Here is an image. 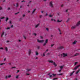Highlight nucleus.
Here are the masks:
<instances>
[{"label":"nucleus","instance_id":"4be33fe9","mask_svg":"<svg viewBox=\"0 0 80 80\" xmlns=\"http://www.w3.org/2000/svg\"><path fill=\"white\" fill-rule=\"evenodd\" d=\"M48 39H46L45 43H48Z\"/></svg>","mask_w":80,"mask_h":80},{"label":"nucleus","instance_id":"0eeeda50","mask_svg":"<svg viewBox=\"0 0 80 80\" xmlns=\"http://www.w3.org/2000/svg\"><path fill=\"white\" fill-rule=\"evenodd\" d=\"M31 53H32V52L31 51V50H29L28 51V54H29V56L30 55Z\"/></svg>","mask_w":80,"mask_h":80},{"label":"nucleus","instance_id":"c03bdc74","mask_svg":"<svg viewBox=\"0 0 80 80\" xmlns=\"http://www.w3.org/2000/svg\"><path fill=\"white\" fill-rule=\"evenodd\" d=\"M19 72H20V71H19V70H18L16 73H18Z\"/></svg>","mask_w":80,"mask_h":80},{"label":"nucleus","instance_id":"b1692460","mask_svg":"<svg viewBox=\"0 0 80 80\" xmlns=\"http://www.w3.org/2000/svg\"><path fill=\"white\" fill-rule=\"evenodd\" d=\"M3 35H4V32H3L1 35V37H3Z\"/></svg>","mask_w":80,"mask_h":80},{"label":"nucleus","instance_id":"20e7f679","mask_svg":"<svg viewBox=\"0 0 80 80\" xmlns=\"http://www.w3.org/2000/svg\"><path fill=\"white\" fill-rule=\"evenodd\" d=\"M80 66V65H78V66H77L75 68H74L73 69L74 70H77L78 67H79Z\"/></svg>","mask_w":80,"mask_h":80},{"label":"nucleus","instance_id":"393cba45","mask_svg":"<svg viewBox=\"0 0 80 80\" xmlns=\"http://www.w3.org/2000/svg\"><path fill=\"white\" fill-rule=\"evenodd\" d=\"M5 63H2L1 64H0V65H5Z\"/></svg>","mask_w":80,"mask_h":80},{"label":"nucleus","instance_id":"a211bd4d","mask_svg":"<svg viewBox=\"0 0 80 80\" xmlns=\"http://www.w3.org/2000/svg\"><path fill=\"white\" fill-rule=\"evenodd\" d=\"M69 20H70V18H68L67 19V20L66 21V22H67V23H68V21H69Z\"/></svg>","mask_w":80,"mask_h":80},{"label":"nucleus","instance_id":"ea45409f","mask_svg":"<svg viewBox=\"0 0 80 80\" xmlns=\"http://www.w3.org/2000/svg\"><path fill=\"white\" fill-rule=\"evenodd\" d=\"M18 75L17 76H16V78H18Z\"/></svg>","mask_w":80,"mask_h":80},{"label":"nucleus","instance_id":"13d9d810","mask_svg":"<svg viewBox=\"0 0 80 80\" xmlns=\"http://www.w3.org/2000/svg\"><path fill=\"white\" fill-rule=\"evenodd\" d=\"M63 7V4H62V5L61 6V7Z\"/></svg>","mask_w":80,"mask_h":80},{"label":"nucleus","instance_id":"6e6552de","mask_svg":"<svg viewBox=\"0 0 80 80\" xmlns=\"http://www.w3.org/2000/svg\"><path fill=\"white\" fill-rule=\"evenodd\" d=\"M80 25V21L78 22V23L77 24L76 26H79V25Z\"/></svg>","mask_w":80,"mask_h":80},{"label":"nucleus","instance_id":"a878e982","mask_svg":"<svg viewBox=\"0 0 80 80\" xmlns=\"http://www.w3.org/2000/svg\"><path fill=\"white\" fill-rule=\"evenodd\" d=\"M71 28L72 29H74V28H75V26H72V27Z\"/></svg>","mask_w":80,"mask_h":80},{"label":"nucleus","instance_id":"7ed1b4c3","mask_svg":"<svg viewBox=\"0 0 80 80\" xmlns=\"http://www.w3.org/2000/svg\"><path fill=\"white\" fill-rule=\"evenodd\" d=\"M37 42L38 43H42V42H43V40H40L39 39H38Z\"/></svg>","mask_w":80,"mask_h":80},{"label":"nucleus","instance_id":"c9c22d12","mask_svg":"<svg viewBox=\"0 0 80 80\" xmlns=\"http://www.w3.org/2000/svg\"><path fill=\"white\" fill-rule=\"evenodd\" d=\"M0 50H3V48H0Z\"/></svg>","mask_w":80,"mask_h":80},{"label":"nucleus","instance_id":"6ab92c4d","mask_svg":"<svg viewBox=\"0 0 80 80\" xmlns=\"http://www.w3.org/2000/svg\"><path fill=\"white\" fill-rule=\"evenodd\" d=\"M27 70L28 72H29V71H30V70H31V69H27Z\"/></svg>","mask_w":80,"mask_h":80},{"label":"nucleus","instance_id":"dca6fc26","mask_svg":"<svg viewBox=\"0 0 80 80\" xmlns=\"http://www.w3.org/2000/svg\"><path fill=\"white\" fill-rule=\"evenodd\" d=\"M80 69H79L78 71H77L76 72V74H78V72H80Z\"/></svg>","mask_w":80,"mask_h":80},{"label":"nucleus","instance_id":"de8ad7c7","mask_svg":"<svg viewBox=\"0 0 80 80\" xmlns=\"http://www.w3.org/2000/svg\"><path fill=\"white\" fill-rule=\"evenodd\" d=\"M53 45H54V44H51V47H53Z\"/></svg>","mask_w":80,"mask_h":80},{"label":"nucleus","instance_id":"f03ea898","mask_svg":"<svg viewBox=\"0 0 80 80\" xmlns=\"http://www.w3.org/2000/svg\"><path fill=\"white\" fill-rule=\"evenodd\" d=\"M63 49H64V47L63 46H60L58 48V50H61Z\"/></svg>","mask_w":80,"mask_h":80},{"label":"nucleus","instance_id":"2eb2a0df","mask_svg":"<svg viewBox=\"0 0 80 80\" xmlns=\"http://www.w3.org/2000/svg\"><path fill=\"white\" fill-rule=\"evenodd\" d=\"M8 18H7L6 19V22H7V21H8Z\"/></svg>","mask_w":80,"mask_h":80},{"label":"nucleus","instance_id":"9d476101","mask_svg":"<svg viewBox=\"0 0 80 80\" xmlns=\"http://www.w3.org/2000/svg\"><path fill=\"white\" fill-rule=\"evenodd\" d=\"M77 41H74V42H73L72 44L73 45H75V44H76V43H77Z\"/></svg>","mask_w":80,"mask_h":80},{"label":"nucleus","instance_id":"a18cd8bd","mask_svg":"<svg viewBox=\"0 0 80 80\" xmlns=\"http://www.w3.org/2000/svg\"><path fill=\"white\" fill-rule=\"evenodd\" d=\"M11 28H13V25H11Z\"/></svg>","mask_w":80,"mask_h":80},{"label":"nucleus","instance_id":"5701e85b","mask_svg":"<svg viewBox=\"0 0 80 80\" xmlns=\"http://www.w3.org/2000/svg\"><path fill=\"white\" fill-rule=\"evenodd\" d=\"M62 20L59 21V20H58L57 21V22H61Z\"/></svg>","mask_w":80,"mask_h":80},{"label":"nucleus","instance_id":"8fccbe9b","mask_svg":"<svg viewBox=\"0 0 80 80\" xmlns=\"http://www.w3.org/2000/svg\"><path fill=\"white\" fill-rule=\"evenodd\" d=\"M23 37L25 39H26V37H25V36H23Z\"/></svg>","mask_w":80,"mask_h":80},{"label":"nucleus","instance_id":"39448f33","mask_svg":"<svg viewBox=\"0 0 80 80\" xmlns=\"http://www.w3.org/2000/svg\"><path fill=\"white\" fill-rule=\"evenodd\" d=\"M62 55L64 57H67V53H62Z\"/></svg>","mask_w":80,"mask_h":80},{"label":"nucleus","instance_id":"e2e57ef3","mask_svg":"<svg viewBox=\"0 0 80 80\" xmlns=\"http://www.w3.org/2000/svg\"><path fill=\"white\" fill-rule=\"evenodd\" d=\"M48 49H47V50H46V52H48Z\"/></svg>","mask_w":80,"mask_h":80},{"label":"nucleus","instance_id":"79ce46f5","mask_svg":"<svg viewBox=\"0 0 80 80\" xmlns=\"http://www.w3.org/2000/svg\"><path fill=\"white\" fill-rule=\"evenodd\" d=\"M50 78H52V75H49Z\"/></svg>","mask_w":80,"mask_h":80},{"label":"nucleus","instance_id":"37998d69","mask_svg":"<svg viewBox=\"0 0 80 80\" xmlns=\"http://www.w3.org/2000/svg\"><path fill=\"white\" fill-rule=\"evenodd\" d=\"M61 71H62V69H60V70H58V72H61Z\"/></svg>","mask_w":80,"mask_h":80},{"label":"nucleus","instance_id":"ddd939ff","mask_svg":"<svg viewBox=\"0 0 80 80\" xmlns=\"http://www.w3.org/2000/svg\"><path fill=\"white\" fill-rule=\"evenodd\" d=\"M35 10H36V9H34L32 11V13H34L35 12Z\"/></svg>","mask_w":80,"mask_h":80},{"label":"nucleus","instance_id":"f3484780","mask_svg":"<svg viewBox=\"0 0 80 80\" xmlns=\"http://www.w3.org/2000/svg\"><path fill=\"white\" fill-rule=\"evenodd\" d=\"M58 30L60 32V35L62 34V32H61V31L60 30V29L58 28Z\"/></svg>","mask_w":80,"mask_h":80},{"label":"nucleus","instance_id":"cd10ccee","mask_svg":"<svg viewBox=\"0 0 80 80\" xmlns=\"http://www.w3.org/2000/svg\"><path fill=\"white\" fill-rule=\"evenodd\" d=\"M78 55H79V54L78 53H76L75 54L74 56H77Z\"/></svg>","mask_w":80,"mask_h":80},{"label":"nucleus","instance_id":"7c9ffc66","mask_svg":"<svg viewBox=\"0 0 80 80\" xmlns=\"http://www.w3.org/2000/svg\"><path fill=\"white\" fill-rule=\"evenodd\" d=\"M49 17H53V15H49Z\"/></svg>","mask_w":80,"mask_h":80},{"label":"nucleus","instance_id":"c85d7f7f","mask_svg":"<svg viewBox=\"0 0 80 80\" xmlns=\"http://www.w3.org/2000/svg\"><path fill=\"white\" fill-rule=\"evenodd\" d=\"M8 77L9 78H10V77H12V76H11V75H9L8 76Z\"/></svg>","mask_w":80,"mask_h":80},{"label":"nucleus","instance_id":"f704fd0d","mask_svg":"<svg viewBox=\"0 0 80 80\" xmlns=\"http://www.w3.org/2000/svg\"><path fill=\"white\" fill-rule=\"evenodd\" d=\"M43 57H45V53H43Z\"/></svg>","mask_w":80,"mask_h":80},{"label":"nucleus","instance_id":"4d7b16f0","mask_svg":"<svg viewBox=\"0 0 80 80\" xmlns=\"http://www.w3.org/2000/svg\"><path fill=\"white\" fill-rule=\"evenodd\" d=\"M46 29L47 30V31H48V28H47Z\"/></svg>","mask_w":80,"mask_h":80},{"label":"nucleus","instance_id":"72a5a7b5","mask_svg":"<svg viewBox=\"0 0 80 80\" xmlns=\"http://www.w3.org/2000/svg\"><path fill=\"white\" fill-rule=\"evenodd\" d=\"M78 63V62H76L75 63V65H77V64Z\"/></svg>","mask_w":80,"mask_h":80},{"label":"nucleus","instance_id":"bf43d9fd","mask_svg":"<svg viewBox=\"0 0 80 80\" xmlns=\"http://www.w3.org/2000/svg\"><path fill=\"white\" fill-rule=\"evenodd\" d=\"M68 9H67V10H66V12H68Z\"/></svg>","mask_w":80,"mask_h":80},{"label":"nucleus","instance_id":"6e6d98bb","mask_svg":"<svg viewBox=\"0 0 80 80\" xmlns=\"http://www.w3.org/2000/svg\"><path fill=\"white\" fill-rule=\"evenodd\" d=\"M7 78H8V76H6L5 77L6 79H7Z\"/></svg>","mask_w":80,"mask_h":80},{"label":"nucleus","instance_id":"864d4df0","mask_svg":"<svg viewBox=\"0 0 80 80\" xmlns=\"http://www.w3.org/2000/svg\"><path fill=\"white\" fill-rule=\"evenodd\" d=\"M16 68L15 67H12V68Z\"/></svg>","mask_w":80,"mask_h":80},{"label":"nucleus","instance_id":"603ef678","mask_svg":"<svg viewBox=\"0 0 80 80\" xmlns=\"http://www.w3.org/2000/svg\"><path fill=\"white\" fill-rule=\"evenodd\" d=\"M32 2V1H30L29 2H28V3H30Z\"/></svg>","mask_w":80,"mask_h":80},{"label":"nucleus","instance_id":"bb28decb","mask_svg":"<svg viewBox=\"0 0 80 80\" xmlns=\"http://www.w3.org/2000/svg\"><path fill=\"white\" fill-rule=\"evenodd\" d=\"M18 7V3H17L16 7Z\"/></svg>","mask_w":80,"mask_h":80},{"label":"nucleus","instance_id":"49530a36","mask_svg":"<svg viewBox=\"0 0 80 80\" xmlns=\"http://www.w3.org/2000/svg\"><path fill=\"white\" fill-rule=\"evenodd\" d=\"M25 2V1L23 0V1H21V2Z\"/></svg>","mask_w":80,"mask_h":80},{"label":"nucleus","instance_id":"680f3d73","mask_svg":"<svg viewBox=\"0 0 80 80\" xmlns=\"http://www.w3.org/2000/svg\"><path fill=\"white\" fill-rule=\"evenodd\" d=\"M26 75H30V74H29L28 73H27Z\"/></svg>","mask_w":80,"mask_h":80},{"label":"nucleus","instance_id":"69168bd1","mask_svg":"<svg viewBox=\"0 0 80 80\" xmlns=\"http://www.w3.org/2000/svg\"><path fill=\"white\" fill-rule=\"evenodd\" d=\"M40 37H41V38H43V37L42 36H40Z\"/></svg>","mask_w":80,"mask_h":80},{"label":"nucleus","instance_id":"a19ab883","mask_svg":"<svg viewBox=\"0 0 80 80\" xmlns=\"http://www.w3.org/2000/svg\"><path fill=\"white\" fill-rule=\"evenodd\" d=\"M42 15H40V18H42Z\"/></svg>","mask_w":80,"mask_h":80},{"label":"nucleus","instance_id":"5fc2aeb1","mask_svg":"<svg viewBox=\"0 0 80 80\" xmlns=\"http://www.w3.org/2000/svg\"><path fill=\"white\" fill-rule=\"evenodd\" d=\"M37 48L38 49H39V48H40V47L39 46Z\"/></svg>","mask_w":80,"mask_h":80},{"label":"nucleus","instance_id":"58836bf2","mask_svg":"<svg viewBox=\"0 0 80 80\" xmlns=\"http://www.w3.org/2000/svg\"><path fill=\"white\" fill-rule=\"evenodd\" d=\"M62 74H58V75H62Z\"/></svg>","mask_w":80,"mask_h":80},{"label":"nucleus","instance_id":"9b49d317","mask_svg":"<svg viewBox=\"0 0 80 80\" xmlns=\"http://www.w3.org/2000/svg\"><path fill=\"white\" fill-rule=\"evenodd\" d=\"M75 72V71H73L70 74V76H72L73 74V73Z\"/></svg>","mask_w":80,"mask_h":80},{"label":"nucleus","instance_id":"c756f323","mask_svg":"<svg viewBox=\"0 0 80 80\" xmlns=\"http://www.w3.org/2000/svg\"><path fill=\"white\" fill-rule=\"evenodd\" d=\"M10 28H6V30H10Z\"/></svg>","mask_w":80,"mask_h":80},{"label":"nucleus","instance_id":"0e129e2a","mask_svg":"<svg viewBox=\"0 0 80 80\" xmlns=\"http://www.w3.org/2000/svg\"><path fill=\"white\" fill-rule=\"evenodd\" d=\"M25 14H24V15H23V17H25Z\"/></svg>","mask_w":80,"mask_h":80},{"label":"nucleus","instance_id":"3c124183","mask_svg":"<svg viewBox=\"0 0 80 80\" xmlns=\"http://www.w3.org/2000/svg\"><path fill=\"white\" fill-rule=\"evenodd\" d=\"M10 10V8H8V10Z\"/></svg>","mask_w":80,"mask_h":80},{"label":"nucleus","instance_id":"052dcab7","mask_svg":"<svg viewBox=\"0 0 80 80\" xmlns=\"http://www.w3.org/2000/svg\"><path fill=\"white\" fill-rule=\"evenodd\" d=\"M34 35L35 36H36L37 35V34L35 33H34Z\"/></svg>","mask_w":80,"mask_h":80},{"label":"nucleus","instance_id":"4c0bfd02","mask_svg":"<svg viewBox=\"0 0 80 80\" xmlns=\"http://www.w3.org/2000/svg\"><path fill=\"white\" fill-rule=\"evenodd\" d=\"M46 43H46V42H45V43L44 44H43V45L44 46H45V45H46Z\"/></svg>","mask_w":80,"mask_h":80},{"label":"nucleus","instance_id":"774afa93","mask_svg":"<svg viewBox=\"0 0 80 80\" xmlns=\"http://www.w3.org/2000/svg\"><path fill=\"white\" fill-rule=\"evenodd\" d=\"M47 55H50V53H47Z\"/></svg>","mask_w":80,"mask_h":80},{"label":"nucleus","instance_id":"473e14b6","mask_svg":"<svg viewBox=\"0 0 80 80\" xmlns=\"http://www.w3.org/2000/svg\"><path fill=\"white\" fill-rule=\"evenodd\" d=\"M4 18H5V17H3L1 18H0V19H4Z\"/></svg>","mask_w":80,"mask_h":80},{"label":"nucleus","instance_id":"1a4fd4ad","mask_svg":"<svg viewBox=\"0 0 80 80\" xmlns=\"http://www.w3.org/2000/svg\"><path fill=\"white\" fill-rule=\"evenodd\" d=\"M39 25H40V23H38V24L36 25L35 26V28H37V27H38Z\"/></svg>","mask_w":80,"mask_h":80},{"label":"nucleus","instance_id":"f8f14e48","mask_svg":"<svg viewBox=\"0 0 80 80\" xmlns=\"http://www.w3.org/2000/svg\"><path fill=\"white\" fill-rule=\"evenodd\" d=\"M64 66H61L60 67V68L61 70H62Z\"/></svg>","mask_w":80,"mask_h":80},{"label":"nucleus","instance_id":"09e8293b","mask_svg":"<svg viewBox=\"0 0 80 80\" xmlns=\"http://www.w3.org/2000/svg\"><path fill=\"white\" fill-rule=\"evenodd\" d=\"M52 75H53V77H55V76L56 75V74H53Z\"/></svg>","mask_w":80,"mask_h":80},{"label":"nucleus","instance_id":"338daca9","mask_svg":"<svg viewBox=\"0 0 80 80\" xmlns=\"http://www.w3.org/2000/svg\"><path fill=\"white\" fill-rule=\"evenodd\" d=\"M10 41H7V43H8V42H9Z\"/></svg>","mask_w":80,"mask_h":80},{"label":"nucleus","instance_id":"e433bc0d","mask_svg":"<svg viewBox=\"0 0 80 80\" xmlns=\"http://www.w3.org/2000/svg\"><path fill=\"white\" fill-rule=\"evenodd\" d=\"M57 78H55L53 79V80H57Z\"/></svg>","mask_w":80,"mask_h":80},{"label":"nucleus","instance_id":"412c9836","mask_svg":"<svg viewBox=\"0 0 80 80\" xmlns=\"http://www.w3.org/2000/svg\"><path fill=\"white\" fill-rule=\"evenodd\" d=\"M35 53H36V55H38V52H37V51H36Z\"/></svg>","mask_w":80,"mask_h":80},{"label":"nucleus","instance_id":"f257e3e1","mask_svg":"<svg viewBox=\"0 0 80 80\" xmlns=\"http://www.w3.org/2000/svg\"><path fill=\"white\" fill-rule=\"evenodd\" d=\"M48 62H49V63H53L55 67H57V64H56L55 63V62H53V61L52 60H49L48 61Z\"/></svg>","mask_w":80,"mask_h":80},{"label":"nucleus","instance_id":"2f4dec72","mask_svg":"<svg viewBox=\"0 0 80 80\" xmlns=\"http://www.w3.org/2000/svg\"><path fill=\"white\" fill-rule=\"evenodd\" d=\"M19 12H18L16 13H15V15H17V14H18V13H19Z\"/></svg>","mask_w":80,"mask_h":80},{"label":"nucleus","instance_id":"4468645a","mask_svg":"<svg viewBox=\"0 0 80 80\" xmlns=\"http://www.w3.org/2000/svg\"><path fill=\"white\" fill-rule=\"evenodd\" d=\"M5 50H6V52L8 51V48H7V47L5 48Z\"/></svg>","mask_w":80,"mask_h":80},{"label":"nucleus","instance_id":"423d86ee","mask_svg":"<svg viewBox=\"0 0 80 80\" xmlns=\"http://www.w3.org/2000/svg\"><path fill=\"white\" fill-rule=\"evenodd\" d=\"M50 7H53V4H52V2H51L50 3Z\"/></svg>","mask_w":80,"mask_h":80},{"label":"nucleus","instance_id":"aec40b11","mask_svg":"<svg viewBox=\"0 0 80 80\" xmlns=\"http://www.w3.org/2000/svg\"><path fill=\"white\" fill-rule=\"evenodd\" d=\"M3 10V8L1 6H0V10Z\"/></svg>","mask_w":80,"mask_h":80}]
</instances>
